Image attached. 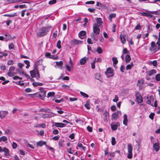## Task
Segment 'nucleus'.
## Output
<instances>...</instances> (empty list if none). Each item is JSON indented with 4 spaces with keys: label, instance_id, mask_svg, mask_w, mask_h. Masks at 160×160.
I'll return each mask as SVG.
<instances>
[{
    "label": "nucleus",
    "instance_id": "1",
    "mask_svg": "<svg viewBox=\"0 0 160 160\" xmlns=\"http://www.w3.org/2000/svg\"><path fill=\"white\" fill-rule=\"evenodd\" d=\"M34 69L30 71L31 76L32 78H36L37 79L40 78V74L36 64L34 65Z\"/></svg>",
    "mask_w": 160,
    "mask_h": 160
},
{
    "label": "nucleus",
    "instance_id": "2",
    "mask_svg": "<svg viewBox=\"0 0 160 160\" xmlns=\"http://www.w3.org/2000/svg\"><path fill=\"white\" fill-rule=\"evenodd\" d=\"M49 31V28L42 27L39 29V32L37 33V36L38 37H42L46 35Z\"/></svg>",
    "mask_w": 160,
    "mask_h": 160
},
{
    "label": "nucleus",
    "instance_id": "3",
    "mask_svg": "<svg viewBox=\"0 0 160 160\" xmlns=\"http://www.w3.org/2000/svg\"><path fill=\"white\" fill-rule=\"evenodd\" d=\"M46 91L39 92L33 94H29V95H34L37 97H39L42 100H43L46 96Z\"/></svg>",
    "mask_w": 160,
    "mask_h": 160
},
{
    "label": "nucleus",
    "instance_id": "4",
    "mask_svg": "<svg viewBox=\"0 0 160 160\" xmlns=\"http://www.w3.org/2000/svg\"><path fill=\"white\" fill-rule=\"evenodd\" d=\"M128 158L131 159L132 158V146L131 144H129L128 146Z\"/></svg>",
    "mask_w": 160,
    "mask_h": 160
},
{
    "label": "nucleus",
    "instance_id": "5",
    "mask_svg": "<svg viewBox=\"0 0 160 160\" xmlns=\"http://www.w3.org/2000/svg\"><path fill=\"white\" fill-rule=\"evenodd\" d=\"M160 47L158 48L156 47L155 43L154 42H152L151 43V47L149 48L150 50L151 51H152L153 52H155L158 50L160 49Z\"/></svg>",
    "mask_w": 160,
    "mask_h": 160
},
{
    "label": "nucleus",
    "instance_id": "6",
    "mask_svg": "<svg viewBox=\"0 0 160 160\" xmlns=\"http://www.w3.org/2000/svg\"><path fill=\"white\" fill-rule=\"evenodd\" d=\"M105 74L108 78H110L114 76L113 73V70L111 68H109L107 69L106 71L105 72Z\"/></svg>",
    "mask_w": 160,
    "mask_h": 160
},
{
    "label": "nucleus",
    "instance_id": "7",
    "mask_svg": "<svg viewBox=\"0 0 160 160\" xmlns=\"http://www.w3.org/2000/svg\"><path fill=\"white\" fill-rule=\"evenodd\" d=\"M99 26L97 24H93V30L94 33L96 35H98L99 33L100 30Z\"/></svg>",
    "mask_w": 160,
    "mask_h": 160
},
{
    "label": "nucleus",
    "instance_id": "8",
    "mask_svg": "<svg viewBox=\"0 0 160 160\" xmlns=\"http://www.w3.org/2000/svg\"><path fill=\"white\" fill-rule=\"evenodd\" d=\"M122 113L120 111H118L112 115V120H116L117 118H118L119 116H121Z\"/></svg>",
    "mask_w": 160,
    "mask_h": 160
},
{
    "label": "nucleus",
    "instance_id": "9",
    "mask_svg": "<svg viewBox=\"0 0 160 160\" xmlns=\"http://www.w3.org/2000/svg\"><path fill=\"white\" fill-rule=\"evenodd\" d=\"M52 114H44L42 115V118L44 119L48 118H50L54 117L55 116L53 115V114L55 115H57V114H54L52 112H51Z\"/></svg>",
    "mask_w": 160,
    "mask_h": 160
},
{
    "label": "nucleus",
    "instance_id": "10",
    "mask_svg": "<svg viewBox=\"0 0 160 160\" xmlns=\"http://www.w3.org/2000/svg\"><path fill=\"white\" fill-rule=\"evenodd\" d=\"M8 113L7 111H2L0 112V118L3 119L5 117Z\"/></svg>",
    "mask_w": 160,
    "mask_h": 160
},
{
    "label": "nucleus",
    "instance_id": "11",
    "mask_svg": "<svg viewBox=\"0 0 160 160\" xmlns=\"http://www.w3.org/2000/svg\"><path fill=\"white\" fill-rule=\"evenodd\" d=\"M136 98L138 103H141L143 102L142 98L139 93H137L136 95Z\"/></svg>",
    "mask_w": 160,
    "mask_h": 160
},
{
    "label": "nucleus",
    "instance_id": "12",
    "mask_svg": "<svg viewBox=\"0 0 160 160\" xmlns=\"http://www.w3.org/2000/svg\"><path fill=\"white\" fill-rule=\"evenodd\" d=\"M148 101L147 103L149 105H151V106H153V105L151 104V102H152L154 101V98L153 96H150L149 97L147 98Z\"/></svg>",
    "mask_w": 160,
    "mask_h": 160
},
{
    "label": "nucleus",
    "instance_id": "13",
    "mask_svg": "<svg viewBox=\"0 0 160 160\" xmlns=\"http://www.w3.org/2000/svg\"><path fill=\"white\" fill-rule=\"evenodd\" d=\"M141 14L143 16H146L147 17H150L151 18H152L153 19H155V17L152 15H151V14H150L149 13H148L146 12H141Z\"/></svg>",
    "mask_w": 160,
    "mask_h": 160
},
{
    "label": "nucleus",
    "instance_id": "14",
    "mask_svg": "<svg viewBox=\"0 0 160 160\" xmlns=\"http://www.w3.org/2000/svg\"><path fill=\"white\" fill-rule=\"evenodd\" d=\"M72 43L74 45L81 44L83 43V41L81 40H78L77 39H73L71 41Z\"/></svg>",
    "mask_w": 160,
    "mask_h": 160
},
{
    "label": "nucleus",
    "instance_id": "15",
    "mask_svg": "<svg viewBox=\"0 0 160 160\" xmlns=\"http://www.w3.org/2000/svg\"><path fill=\"white\" fill-rule=\"evenodd\" d=\"M56 65L60 69L63 68L62 66L63 65V62L62 61H60L59 62H56Z\"/></svg>",
    "mask_w": 160,
    "mask_h": 160
},
{
    "label": "nucleus",
    "instance_id": "16",
    "mask_svg": "<svg viewBox=\"0 0 160 160\" xmlns=\"http://www.w3.org/2000/svg\"><path fill=\"white\" fill-rule=\"evenodd\" d=\"M96 21L97 22L94 23V24H97L98 26H99V27L102 24V22L101 18H97L96 19Z\"/></svg>",
    "mask_w": 160,
    "mask_h": 160
},
{
    "label": "nucleus",
    "instance_id": "17",
    "mask_svg": "<svg viewBox=\"0 0 160 160\" xmlns=\"http://www.w3.org/2000/svg\"><path fill=\"white\" fill-rule=\"evenodd\" d=\"M86 34V32L84 31H81L79 33V37L81 39H83L84 36Z\"/></svg>",
    "mask_w": 160,
    "mask_h": 160
},
{
    "label": "nucleus",
    "instance_id": "18",
    "mask_svg": "<svg viewBox=\"0 0 160 160\" xmlns=\"http://www.w3.org/2000/svg\"><path fill=\"white\" fill-rule=\"evenodd\" d=\"M128 121L127 116L126 114H124L123 116V124L127 126V125Z\"/></svg>",
    "mask_w": 160,
    "mask_h": 160
},
{
    "label": "nucleus",
    "instance_id": "19",
    "mask_svg": "<svg viewBox=\"0 0 160 160\" xmlns=\"http://www.w3.org/2000/svg\"><path fill=\"white\" fill-rule=\"evenodd\" d=\"M55 125L57 127L63 128L65 126L66 124L62 123L55 122Z\"/></svg>",
    "mask_w": 160,
    "mask_h": 160
},
{
    "label": "nucleus",
    "instance_id": "20",
    "mask_svg": "<svg viewBox=\"0 0 160 160\" xmlns=\"http://www.w3.org/2000/svg\"><path fill=\"white\" fill-rule=\"evenodd\" d=\"M7 1L9 3H12L21 2L22 0H7Z\"/></svg>",
    "mask_w": 160,
    "mask_h": 160
},
{
    "label": "nucleus",
    "instance_id": "21",
    "mask_svg": "<svg viewBox=\"0 0 160 160\" xmlns=\"http://www.w3.org/2000/svg\"><path fill=\"white\" fill-rule=\"evenodd\" d=\"M87 58L86 57L82 58L80 60V63L82 65H84L86 62Z\"/></svg>",
    "mask_w": 160,
    "mask_h": 160
},
{
    "label": "nucleus",
    "instance_id": "22",
    "mask_svg": "<svg viewBox=\"0 0 160 160\" xmlns=\"http://www.w3.org/2000/svg\"><path fill=\"white\" fill-rule=\"evenodd\" d=\"M153 148L156 151H158L159 150V144L158 143H155L153 144Z\"/></svg>",
    "mask_w": 160,
    "mask_h": 160
},
{
    "label": "nucleus",
    "instance_id": "23",
    "mask_svg": "<svg viewBox=\"0 0 160 160\" xmlns=\"http://www.w3.org/2000/svg\"><path fill=\"white\" fill-rule=\"evenodd\" d=\"M120 38L121 42L123 44L125 43L126 42V39L124 36L122 34H120Z\"/></svg>",
    "mask_w": 160,
    "mask_h": 160
},
{
    "label": "nucleus",
    "instance_id": "24",
    "mask_svg": "<svg viewBox=\"0 0 160 160\" xmlns=\"http://www.w3.org/2000/svg\"><path fill=\"white\" fill-rule=\"evenodd\" d=\"M39 111L41 112H46L48 113L51 112L50 109L49 108H42L40 109Z\"/></svg>",
    "mask_w": 160,
    "mask_h": 160
},
{
    "label": "nucleus",
    "instance_id": "25",
    "mask_svg": "<svg viewBox=\"0 0 160 160\" xmlns=\"http://www.w3.org/2000/svg\"><path fill=\"white\" fill-rule=\"evenodd\" d=\"M144 82V79H142L138 81L137 85L138 86L141 87L143 84Z\"/></svg>",
    "mask_w": 160,
    "mask_h": 160
},
{
    "label": "nucleus",
    "instance_id": "26",
    "mask_svg": "<svg viewBox=\"0 0 160 160\" xmlns=\"http://www.w3.org/2000/svg\"><path fill=\"white\" fill-rule=\"evenodd\" d=\"M134 64L132 62H131L130 64L128 65L126 68V70H129L131 69L132 68Z\"/></svg>",
    "mask_w": 160,
    "mask_h": 160
},
{
    "label": "nucleus",
    "instance_id": "27",
    "mask_svg": "<svg viewBox=\"0 0 160 160\" xmlns=\"http://www.w3.org/2000/svg\"><path fill=\"white\" fill-rule=\"evenodd\" d=\"M116 17V14L112 13L109 14V19L110 20V22L112 21V18H115Z\"/></svg>",
    "mask_w": 160,
    "mask_h": 160
},
{
    "label": "nucleus",
    "instance_id": "28",
    "mask_svg": "<svg viewBox=\"0 0 160 160\" xmlns=\"http://www.w3.org/2000/svg\"><path fill=\"white\" fill-rule=\"evenodd\" d=\"M2 151L5 152L4 155L6 156L9 155V151L8 149L6 148H4L2 149Z\"/></svg>",
    "mask_w": 160,
    "mask_h": 160
},
{
    "label": "nucleus",
    "instance_id": "29",
    "mask_svg": "<svg viewBox=\"0 0 160 160\" xmlns=\"http://www.w3.org/2000/svg\"><path fill=\"white\" fill-rule=\"evenodd\" d=\"M45 144H46V142L42 141H40L37 143V146L40 147H41L43 145Z\"/></svg>",
    "mask_w": 160,
    "mask_h": 160
},
{
    "label": "nucleus",
    "instance_id": "30",
    "mask_svg": "<svg viewBox=\"0 0 160 160\" xmlns=\"http://www.w3.org/2000/svg\"><path fill=\"white\" fill-rule=\"evenodd\" d=\"M156 70L155 69H152L149 71L148 75L149 76H151L154 75L156 73Z\"/></svg>",
    "mask_w": 160,
    "mask_h": 160
},
{
    "label": "nucleus",
    "instance_id": "31",
    "mask_svg": "<svg viewBox=\"0 0 160 160\" xmlns=\"http://www.w3.org/2000/svg\"><path fill=\"white\" fill-rule=\"evenodd\" d=\"M17 15L16 13H13L12 14H6L4 15V16H5L8 17H13L17 16Z\"/></svg>",
    "mask_w": 160,
    "mask_h": 160
},
{
    "label": "nucleus",
    "instance_id": "32",
    "mask_svg": "<svg viewBox=\"0 0 160 160\" xmlns=\"http://www.w3.org/2000/svg\"><path fill=\"white\" fill-rule=\"evenodd\" d=\"M32 85L34 87H37L38 86H42L43 85V84L42 83L34 82L32 83Z\"/></svg>",
    "mask_w": 160,
    "mask_h": 160
},
{
    "label": "nucleus",
    "instance_id": "33",
    "mask_svg": "<svg viewBox=\"0 0 160 160\" xmlns=\"http://www.w3.org/2000/svg\"><path fill=\"white\" fill-rule=\"evenodd\" d=\"M131 58L130 55H127L125 57V61L127 62H129L131 60Z\"/></svg>",
    "mask_w": 160,
    "mask_h": 160
},
{
    "label": "nucleus",
    "instance_id": "34",
    "mask_svg": "<svg viewBox=\"0 0 160 160\" xmlns=\"http://www.w3.org/2000/svg\"><path fill=\"white\" fill-rule=\"evenodd\" d=\"M149 63L150 65H152L154 66H156L157 64V62L156 60L150 61L149 62Z\"/></svg>",
    "mask_w": 160,
    "mask_h": 160
},
{
    "label": "nucleus",
    "instance_id": "35",
    "mask_svg": "<svg viewBox=\"0 0 160 160\" xmlns=\"http://www.w3.org/2000/svg\"><path fill=\"white\" fill-rule=\"evenodd\" d=\"M89 102V101H87L86 103L84 104V106L88 109H89L90 108Z\"/></svg>",
    "mask_w": 160,
    "mask_h": 160
},
{
    "label": "nucleus",
    "instance_id": "36",
    "mask_svg": "<svg viewBox=\"0 0 160 160\" xmlns=\"http://www.w3.org/2000/svg\"><path fill=\"white\" fill-rule=\"evenodd\" d=\"M118 125L116 124H111V128L112 130H116L117 129Z\"/></svg>",
    "mask_w": 160,
    "mask_h": 160
},
{
    "label": "nucleus",
    "instance_id": "37",
    "mask_svg": "<svg viewBox=\"0 0 160 160\" xmlns=\"http://www.w3.org/2000/svg\"><path fill=\"white\" fill-rule=\"evenodd\" d=\"M95 77L96 79L99 80L100 81V79L101 78L100 74L98 73H96L95 75Z\"/></svg>",
    "mask_w": 160,
    "mask_h": 160
},
{
    "label": "nucleus",
    "instance_id": "38",
    "mask_svg": "<svg viewBox=\"0 0 160 160\" xmlns=\"http://www.w3.org/2000/svg\"><path fill=\"white\" fill-rule=\"evenodd\" d=\"M7 140V137L5 136H2L0 138V142H1L2 141H3V142H5Z\"/></svg>",
    "mask_w": 160,
    "mask_h": 160
},
{
    "label": "nucleus",
    "instance_id": "39",
    "mask_svg": "<svg viewBox=\"0 0 160 160\" xmlns=\"http://www.w3.org/2000/svg\"><path fill=\"white\" fill-rule=\"evenodd\" d=\"M24 62L27 65L26 66V68H28L30 67V62L28 60H24Z\"/></svg>",
    "mask_w": 160,
    "mask_h": 160
},
{
    "label": "nucleus",
    "instance_id": "40",
    "mask_svg": "<svg viewBox=\"0 0 160 160\" xmlns=\"http://www.w3.org/2000/svg\"><path fill=\"white\" fill-rule=\"evenodd\" d=\"M96 51L99 54H101L102 53L103 50L100 47H98Z\"/></svg>",
    "mask_w": 160,
    "mask_h": 160
},
{
    "label": "nucleus",
    "instance_id": "41",
    "mask_svg": "<svg viewBox=\"0 0 160 160\" xmlns=\"http://www.w3.org/2000/svg\"><path fill=\"white\" fill-rule=\"evenodd\" d=\"M55 95V92H50L48 93L47 97L49 98L50 97L53 96Z\"/></svg>",
    "mask_w": 160,
    "mask_h": 160
},
{
    "label": "nucleus",
    "instance_id": "42",
    "mask_svg": "<svg viewBox=\"0 0 160 160\" xmlns=\"http://www.w3.org/2000/svg\"><path fill=\"white\" fill-rule=\"evenodd\" d=\"M112 60L113 62V64H116L118 63V60L116 58H113Z\"/></svg>",
    "mask_w": 160,
    "mask_h": 160
},
{
    "label": "nucleus",
    "instance_id": "43",
    "mask_svg": "<svg viewBox=\"0 0 160 160\" xmlns=\"http://www.w3.org/2000/svg\"><path fill=\"white\" fill-rule=\"evenodd\" d=\"M112 145H114L116 144V141L115 140V138L114 137H112Z\"/></svg>",
    "mask_w": 160,
    "mask_h": 160
},
{
    "label": "nucleus",
    "instance_id": "44",
    "mask_svg": "<svg viewBox=\"0 0 160 160\" xmlns=\"http://www.w3.org/2000/svg\"><path fill=\"white\" fill-rule=\"evenodd\" d=\"M61 42L60 40H59L57 42V47L59 49L61 47Z\"/></svg>",
    "mask_w": 160,
    "mask_h": 160
},
{
    "label": "nucleus",
    "instance_id": "45",
    "mask_svg": "<svg viewBox=\"0 0 160 160\" xmlns=\"http://www.w3.org/2000/svg\"><path fill=\"white\" fill-rule=\"evenodd\" d=\"M80 93L82 96L84 97L88 98L89 97L88 95L87 94L83 92H80Z\"/></svg>",
    "mask_w": 160,
    "mask_h": 160
},
{
    "label": "nucleus",
    "instance_id": "46",
    "mask_svg": "<svg viewBox=\"0 0 160 160\" xmlns=\"http://www.w3.org/2000/svg\"><path fill=\"white\" fill-rule=\"evenodd\" d=\"M78 145L79 148H82L83 150H84V151L85 150V147H83L82 145V144L81 143L78 142Z\"/></svg>",
    "mask_w": 160,
    "mask_h": 160
},
{
    "label": "nucleus",
    "instance_id": "47",
    "mask_svg": "<svg viewBox=\"0 0 160 160\" xmlns=\"http://www.w3.org/2000/svg\"><path fill=\"white\" fill-rule=\"evenodd\" d=\"M155 114L153 112H151L149 115V118L152 120H153L154 118V116Z\"/></svg>",
    "mask_w": 160,
    "mask_h": 160
},
{
    "label": "nucleus",
    "instance_id": "48",
    "mask_svg": "<svg viewBox=\"0 0 160 160\" xmlns=\"http://www.w3.org/2000/svg\"><path fill=\"white\" fill-rule=\"evenodd\" d=\"M14 75V73L13 72L8 71L7 73V75L9 77H12Z\"/></svg>",
    "mask_w": 160,
    "mask_h": 160
},
{
    "label": "nucleus",
    "instance_id": "49",
    "mask_svg": "<svg viewBox=\"0 0 160 160\" xmlns=\"http://www.w3.org/2000/svg\"><path fill=\"white\" fill-rule=\"evenodd\" d=\"M155 79L156 81H159L160 80V74H157L155 77Z\"/></svg>",
    "mask_w": 160,
    "mask_h": 160
},
{
    "label": "nucleus",
    "instance_id": "50",
    "mask_svg": "<svg viewBox=\"0 0 160 160\" xmlns=\"http://www.w3.org/2000/svg\"><path fill=\"white\" fill-rule=\"evenodd\" d=\"M96 59V58H95V60L91 63V67L92 69H94L95 68V63Z\"/></svg>",
    "mask_w": 160,
    "mask_h": 160
},
{
    "label": "nucleus",
    "instance_id": "51",
    "mask_svg": "<svg viewBox=\"0 0 160 160\" xmlns=\"http://www.w3.org/2000/svg\"><path fill=\"white\" fill-rule=\"evenodd\" d=\"M64 142V140H60L58 142V145H59V146L61 147H62Z\"/></svg>",
    "mask_w": 160,
    "mask_h": 160
},
{
    "label": "nucleus",
    "instance_id": "52",
    "mask_svg": "<svg viewBox=\"0 0 160 160\" xmlns=\"http://www.w3.org/2000/svg\"><path fill=\"white\" fill-rule=\"evenodd\" d=\"M60 138V136L59 135H57L53 137L52 139L54 141H57Z\"/></svg>",
    "mask_w": 160,
    "mask_h": 160
},
{
    "label": "nucleus",
    "instance_id": "53",
    "mask_svg": "<svg viewBox=\"0 0 160 160\" xmlns=\"http://www.w3.org/2000/svg\"><path fill=\"white\" fill-rule=\"evenodd\" d=\"M56 0H51L49 1L48 3L50 5H52L56 3Z\"/></svg>",
    "mask_w": 160,
    "mask_h": 160
},
{
    "label": "nucleus",
    "instance_id": "54",
    "mask_svg": "<svg viewBox=\"0 0 160 160\" xmlns=\"http://www.w3.org/2000/svg\"><path fill=\"white\" fill-rule=\"evenodd\" d=\"M14 64V61L12 60H9L8 62V65H12Z\"/></svg>",
    "mask_w": 160,
    "mask_h": 160
},
{
    "label": "nucleus",
    "instance_id": "55",
    "mask_svg": "<svg viewBox=\"0 0 160 160\" xmlns=\"http://www.w3.org/2000/svg\"><path fill=\"white\" fill-rule=\"evenodd\" d=\"M128 53V51L127 49L126 48H124L123 49L122 53L123 54H127Z\"/></svg>",
    "mask_w": 160,
    "mask_h": 160
},
{
    "label": "nucleus",
    "instance_id": "56",
    "mask_svg": "<svg viewBox=\"0 0 160 160\" xmlns=\"http://www.w3.org/2000/svg\"><path fill=\"white\" fill-rule=\"evenodd\" d=\"M50 58L56 60L58 58V57L55 55H51V57H50Z\"/></svg>",
    "mask_w": 160,
    "mask_h": 160
},
{
    "label": "nucleus",
    "instance_id": "57",
    "mask_svg": "<svg viewBox=\"0 0 160 160\" xmlns=\"http://www.w3.org/2000/svg\"><path fill=\"white\" fill-rule=\"evenodd\" d=\"M14 48V45L13 43H11L9 46V48L10 49H13Z\"/></svg>",
    "mask_w": 160,
    "mask_h": 160
},
{
    "label": "nucleus",
    "instance_id": "58",
    "mask_svg": "<svg viewBox=\"0 0 160 160\" xmlns=\"http://www.w3.org/2000/svg\"><path fill=\"white\" fill-rule=\"evenodd\" d=\"M118 100V98L117 95L115 96V98L113 99L112 101L114 102H117Z\"/></svg>",
    "mask_w": 160,
    "mask_h": 160
},
{
    "label": "nucleus",
    "instance_id": "59",
    "mask_svg": "<svg viewBox=\"0 0 160 160\" xmlns=\"http://www.w3.org/2000/svg\"><path fill=\"white\" fill-rule=\"evenodd\" d=\"M141 28V27L139 24H138L135 28V29L136 30H140Z\"/></svg>",
    "mask_w": 160,
    "mask_h": 160
},
{
    "label": "nucleus",
    "instance_id": "60",
    "mask_svg": "<svg viewBox=\"0 0 160 160\" xmlns=\"http://www.w3.org/2000/svg\"><path fill=\"white\" fill-rule=\"evenodd\" d=\"M87 129L90 132H92V128L90 127L89 126H88L87 127Z\"/></svg>",
    "mask_w": 160,
    "mask_h": 160
},
{
    "label": "nucleus",
    "instance_id": "61",
    "mask_svg": "<svg viewBox=\"0 0 160 160\" xmlns=\"http://www.w3.org/2000/svg\"><path fill=\"white\" fill-rule=\"evenodd\" d=\"M17 147V144L15 142H13L12 144V147L13 148L15 149Z\"/></svg>",
    "mask_w": 160,
    "mask_h": 160
},
{
    "label": "nucleus",
    "instance_id": "62",
    "mask_svg": "<svg viewBox=\"0 0 160 160\" xmlns=\"http://www.w3.org/2000/svg\"><path fill=\"white\" fill-rule=\"evenodd\" d=\"M111 109L112 111H114L116 109V107L115 105L112 106L111 107Z\"/></svg>",
    "mask_w": 160,
    "mask_h": 160
},
{
    "label": "nucleus",
    "instance_id": "63",
    "mask_svg": "<svg viewBox=\"0 0 160 160\" xmlns=\"http://www.w3.org/2000/svg\"><path fill=\"white\" fill-rule=\"evenodd\" d=\"M15 69V68L14 66H11L10 67L9 71L13 72Z\"/></svg>",
    "mask_w": 160,
    "mask_h": 160
},
{
    "label": "nucleus",
    "instance_id": "64",
    "mask_svg": "<svg viewBox=\"0 0 160 160\" xmlns=\"http://www.w3.org/2000/svg\"><path fill=\"white\" fill-rule=\"evenodd\" d=\"M51 55L50 52H47L45 54V56L47 57L50 58V57H51Z\"/></svg>",
    "mask_w": 160,
    "mask_h": 160
}]
</instances>
